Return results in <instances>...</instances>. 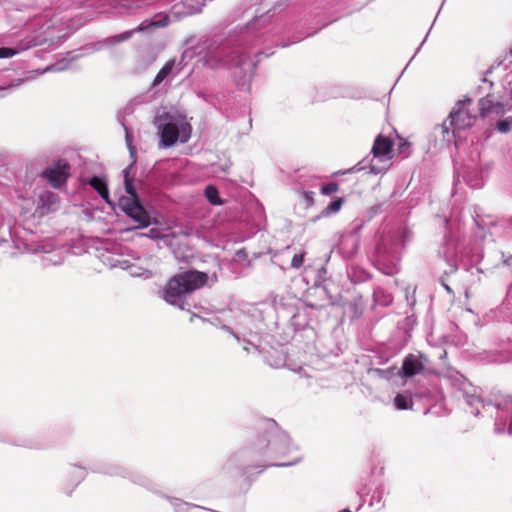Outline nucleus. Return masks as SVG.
<instances>
[{"mask_svg": "<svg viewBox=\"0 0 512 512\" xmlns=\"http://www.w3.org/2000/svg\"><path fill=\"white\" fill-rule=\"evenodd\" d=\"M208 275L197 270H189L174 275L166 284L164 299L170 304H177L183 296L206 285Z\"/></svg>", "mask_w": 512, "mask_h": 512, "instance_id": "1", "label": "nucleus"}, {"mask_svg": "<svg viewBox=\"0 0 512 512\" xmlns=\"http://www.w3.org/2000/svg\"><path fill=\"white\" fill-rule=\"evenodd\" d=\"M429 359L422 353L408 354L402 362L401 368L391 367L386 370H377L382 378L389 380L390 376L398 375L402 378H411L416 375L425 373Z\"/></svg>", "mask_w": 512, "mask_h": 512, "instance_id": "2", "label": "nucleus"}, {"mask_svg": "<svg viewBox=\"0 0 512 512\" xmlns=\"http://www.w3.org/2000/svg\"><path fill=\"white\" fill-rule=\"evenodd\" d=\"M450 126L454 130H464L472 127L476 120L477 114L470 98L459 100L452 108L449 114Z\"/></svg>", "mask_w": 512, "mask_h": 512, "instance_id": "3", "label": "nucleus"}, {"mask_svg": "<svg viewBox=\"0 0 512 512\" xmlns=\"http://www.w3.org/2000/svg\"><path fill=\"white\" fill-rule=\"evenodd\" d=\"M154 125L160 132L163 146L170 147L177 142L179 138V127L174 115L166 111L158 112L154 118Z\"/></svg>", "mask_w": 512, "mask_h": 512, "instance_id": "4", "label": "nucleus"}, {"mask_svg": "<svg viewBox=\"0 0 512 512\" xmlns=\"http://www.w3.org/2000/svg\"><path fill=\"white\" fill-rule=\"evenodd\" d=\"M130 220L135 223V226H130V231L148 227L152 223L150 213L140 203L138 195L130 183Z\"/></svg>", "mask_w": 512, "mask_h": 512, "instance_id": "5", "label": "nucleus"}, {"mask_svg": "<svg viewBox=\"0 0 512 512\" xmlns=\"http://www.w3.org/2000/svg\"><path fill=\"white\" fill-rule=\"evenodd\" d=\"M41 176L45 178L53 188H60L70 176V165L66 160H58L46 168Z\"/></svg>", "mask_w": 512, "mask_h": 512, "instance_id": "6", "label": "nucleus"}, {"mask_svg": "<svg viewBox=\"0 0 512 512\" xmlns=\"http://www.w3.org/2000/svg\"><path fill=\"white\" fill-rule=\"evenodd\" d=\"M392 147L393 141L391 139L378 135L374 140L371 152L374 157L389 161L392 159Z\"/></svg>", "mask_w": 512, "mask_h": 512, "instance_id": "7", "label": "nucleus"}, {"mask_svg": "<svg viewBox=\"0 0 512 512\" xmlns=\"http://www.w3.org/2000/svg\"><path fill=\"white\" fill-rule=\"evenodd\" d=\"M478 110L482 117L490 114L503 115L505 113L504 105L498 101H493L490 96L481 98L478 103Z\"/></svg>", "mask_w": 512, "mask_h": 512, "instance_id": "8", "label": "nucleus"}, {"mask_svg": "<svg viewBox=\"0 0 512 512\" xmlns=\"http://www.w3.org/2000/svg\"><path fill=\"white\" fill-rule=\"evenodd\" d=\"M89 184L99 193V195L109 202V192L106 182L100 177L94 176L91 178Z\"/></svg>", "mask_w": 512, "mask_h": 512, "instance_id": "9", "label": "nucleus"}, {"mask_svg": "<svg viewBox=\"0 0 512 512\" xmlns=\"http://www.w3.org/2000/svg\"><path fill=\"white\" fill-rule=\"evenodd\" d=\"M174 66V61H168L164 64V66L159 70L157 73L153 85L156 86L160 84L164 79L168 77V75L171 73Z\"/></svg>", "mask_w": 512, "mask_h": 512, "instance_id": "10", "label": "nucleus"}, {"mask_svg": "<svg viewBox=\"0 0 512 512\" xmlns=\"http://www.w3.org/2000/svg\"><path fill=\"white\" fill-rule=\"evenodd\" d=\"M394 404L397 409L406 410L412 408L413 402L411 396L406 394H398L394 398Z\"/></svg>", "mask_w": 512, "mask_h": 512, "instance_id": "11", "label": "nucleus"}, {"mask_svg": "<svg viewBox=\"0 0 512 512\" xmlns=\"http://www.w3.org/2000/svg\"><path fill=\"white\" fill-rule=\"evenodd\" d=\"M205 196L213 205H220L222 201L219 197L218 190L214 186H207L205 189Z\"/></svg>", "mask_w": 512, "mask_h": 512, "instance_id": "12", "label": "nucleus"}, {"mask_svg": "<svg viewBox=\"0 0 512 512\" xmlns=\"http://www.w3.org/2000/svg\"><path fill=\"white\" fill-rule=\"evenodd\" d=\"M39 201L42 203V205H51L57 202V196L53 192L45 191L40 195Z\"/></svg>", "mask_w": 512, "mask_h": 512, "instance_id": "13", "label": "nucleus"}, {"mask_svg": "<svg viewBox=\"0 0 512 512\" xmlns=\"http://www.w3.org/2000/svg\"><path fill=\"white\" fill-rule=\"evenodd\" d=\"M343 205V199L337 198L336 200L332 201L326 208V212L328 214L330 213H336L338 212Z\"/></svg>", "mask_w": 512, "mask_h": 512, "instance_id": "14", "label": "nucleus"}, {"mask_svg": "<svg viewBox=\"0 0 512 512\" xmlns=\"http://www.w3.org/2000/svg\"><path fill=\"white\" fill-rule=\"evenodd\" d=\"M305 252L295 254L291 261V267L294 269H299L304 262Z\"/></svg>", "mask_w": 512, "mask_h": 512, "instance_id": "15", "label": "nucleus"}, {"mask_svg": "<svg viewBox=\"0 0 512 512\" xmlns=\"http://www.w3.org/2000/svg\"><path fill=\"white\" fill-rule=\"evenodd\" d=\"M338 184L335 183V182H330L326 185H323L321 187V193L324 194V195H329V194H332L334 192H337L338 191Z\"/></svg>", "mask_w": 512, "mask_h": 512, "instance_id": "16", "label": "nucleus"}, {"mask_svg": "<svg viewBox=\"0 0 512 512\" xmlns=\"http://www.w3.org/2000/svg\"><path fill=\"white\" fill-rule=\"evenodd\" d=\"M409 148H410V143L407 140H404L401 138L400 143L398 145V153L404 154L406 157L409 155Z\"/></svg>", "mask_w": 512, "mask_h": 512, "instance_id": "17", "label": "nucleus"}, {"mask_svg": "<svg viewBox=\"0 0 512 512\" xmlns=\"http://www.w3.org/2000/svg\"><path fill=\"white\" fill-rule=\"evenodd\" d=\"M510 128L511 123L509 120H502L497 123V129L502 133H507L508 131H510Z\"/></svg>", "mask_w": 512, "mask_h": 512, "instance_id": "18", "label": "nucleus"}, {"mask_svg": "<svg viewBox=\"0 0 512 512\" xmlns=\"http://www.w3.org/2000/svg\"><path fill=\"white\" fill-rule=\"evenodd\" d=\"M17 53L16 50L7 47L0 48V58H10Z\"/></svg>", "mask_w": 512, "mask_h": 512, "instance_id": "19", "label": "nucleus"}, {"mask_svg": "<svg viewBox=\"0 0 512 512\" xmlns=\"http://www.w3.org/2000/svg\"><path fill=\"white\" fill-rule=\"evenodd\" d=\"M302 195L307 206H312L314 203V193L311 191H304Z\"/></svg>", "mask_w": 512, "mask_h": 512, "instance_id": "20", "label": "nucleus"}, {"mask_svg": "<svg viewBox=\"0 0 512 512\" xmlns=\"http://www.w3.org/2000/svg\"><path fill=\"white\" fill-rule=\"evenodd\" d=\"M122 173H123L124 188L128 192V167L123 169Z\"/></svg>", "mask_w": 512, "mask_h": 512, "instance_id": "21", "label": "nucleus"}, {"mask_svg": "<svg viewBox=\"0 0 512 512\" xmlns=\"http://www.w3.org/2000/svg\"><path fill=\"white\" fill-rule=\"evenodd\" d=\"M119 206L121 210L128 215V200L127 199H121Z\"/></svg>", "mask_w": 512, "mask_h": 512, "instance_id": "22", "label": "nucleus"}, {"mask_svg": "<svg viewBox=\"0 0 512 512\" xmlns=\"http://www.w3.org/2000/svg\"><path fill=\"white\" fill-rule=\"evenodd\" d=\"M190 1L195 4L197 11H200L201 8L205 5L206 0H190Z\"/></svg>", "mask_w": 512, "mask_h": 512, "instance_id": "23", "label": "nucleus"}, {"mask_svg": "<svg viewBox=\"0 0 512 512\" xmlns=\"http://www.w3.org/2000/svg\"><path fill=\"white\" fill-rule=\"evenodd\" d=\"M480 401V397L476 396L475 394L468 397L467 402L469 404H474L475 402Z\"/></svg>", "mask_w": 512, "mask_h": 512, "instance_id": "24", "label": "nucleus"}, {"mask_svg": "<svg viewBox=\"0 0 512 512\" xmlns=\"http://www.w3.org/2000/svg\"><path fill=\"white\" fill-rule=\"evenodd\" d=\"M124 131H125V139L128 142V127L124 126Z\"/></svg>", "mask_w": 512, "mask_h": 512, "instance_id": "25", "label": "nucleus"}, {"mask_svg": "<svg viewBox=\"0 0 512 512\" xmlns=\"http://www.w3.org/2000/svg\"><path fill=\"white\" fill-rule=\"evenodd\" d=\"M129 151H130V158H133V147L130 145V148H129Z\"/></svg>", "mask_w": 512, "mask_h": 512, "instance_id": "26", "label": "nucleus"}, {"mask_svg": "<svg viewBox=\"0 0 512 512\" xmlns=\"http://www.w3.org/2000/svg\"><path fill=\"white\" fill-rule=\"evenodd\" d=\"M372 172L374 173H380L381 171L380 170H376L374 167L371 168Z\"/></svg>", "mask_w": 512, "mask_h": 512, "instance_id": "27", "label": "nucleus"}, {"mask_svg": "<svg viewBox=\"0 0 512 512\" xmlns=\"http://www.w3.org/2000/svg\"><path fill=\"white\" fill-rule=\"evenodd\" d=\"M340 512H351L349 509H343Z\"/></svg>", "mask_w": 512, "mask_h": 512, "instance_id": "28", "label": "nucleus"}, {"mask_svg": "<svg viewBox=\"0 0 512 512\" xmlns=\"http://www.w3.org/2000/svg\"><path fill=\"white\" fill-rule=\"evenodd\" d=\"M444 131H448V128H446L445 124L443 125Z\"/></svg>", "mask_w": 512, "mask_h": 512, "instance_id": "29", "label": "nucleus"}]
</instances>
